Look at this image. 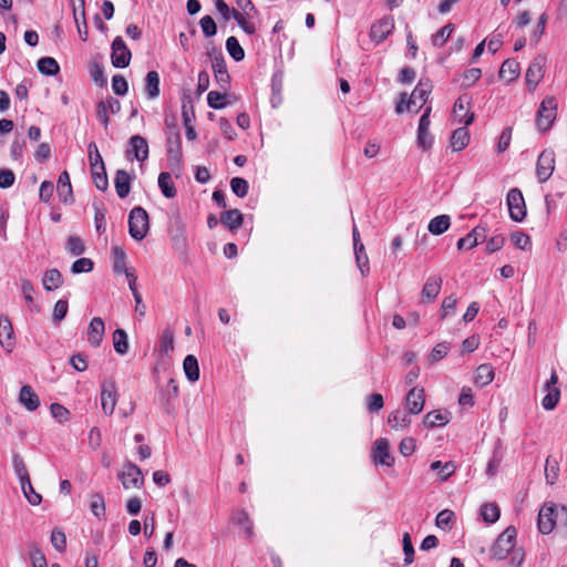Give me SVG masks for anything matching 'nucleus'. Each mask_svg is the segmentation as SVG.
Masks as SVG:
<instances>
[{
    "mask_svg": "<svg viewBox=\"0 0 567 567\" xmlns=\"http://www.w3.org/2000/svg\"><path fill=\"white\" fill-rule=\"evenodd\" d=\"M150 229V218L147 212L141 207H134L128 215V233L137 241L143 240Z\"/></svg>",
    "mask_w": 567,
    "mask_h": 567,
    "instance_id": "nucleus-1",
    "label": "nucleus"
},
{
    "mask_svg": "<svg viewBox=\"0 0 567 567\" xmlns=\"http://www.w3.org/2000/svg\"><path fill=\"white\" fill-rule=\"evenodd\" d=\"M517 532L514 526H508L496 539L491 549L494 558L503 560L509 556L515 548Z\"/></svg>",
    "mask_w": 567,
    "mask_h": 567,
    "instance_id": "nucleus-2",
    "label": "nucleus"
},
{
    "mask_svg": "<svg viewBox=\"0 0 567 567\" xmlns=\"http://www.w3.org/2000/svg\"><path fill=\"white\" fill-rule=\"evenodd\" d=\"M557 114V102L555 97H545L537 111L536 126L539 131L546 132L553 125Z\"/></svg>",
    "mask_w": 567,
    "mask_h": 567,
    "instance_id": "nucleus-3",
    "label": "nucleus"
},
{
    "mask_svg": "<svg viewBox=\"0 0 567 567\" xmlns=\"http://www.w3.org/2000/svg\"><path fill=\"white\" fill-rule=\"evenodd\" d=\"M509 217L514 221H523L526 217V205L519 188H511L506 197Z\"/></svg>",
    "mask_w": 567,
    "mask_h": 567,
    "instance_id": "nucleus-4",
    "label": "nucleus"
},
{
    "mask_svg": "<svg viewBox=\"0 0 567 567\" xmlns=\"http://www.w3.org/2000/svg\"><path fill=\"white\" fill-rule=\"evenodd\" d=\"M555 169V153L553 150H544L537 159L536 176L539 183L547 182Z\"/></svg>",
    "mask_w": 567,
    "mask_h": 567,
    "instance_id": "nucleus-5",
    "label": "nucleus"
},
{
    "mask_svg": "<svg viewBox=\"0 0 567 567\" xmlns=\"http://www.w3.org/2000/svg\"><path fill=\"white\" fill-rule=\"evenodd\" d=\"M432 87L429 79H421L408 100V110L411 111L415 107V112H417L429 99Z\"/></svg>",
    "mask_w": 567,
    "mask_h": 567,
    "instance_id": "nucleus-6",
    "label": "nucleus"
},
{
    "mask_svg": "<svg viewBox=\"0 0 567 567\" xmlns=\"http://www.w3.org/2000/svg\"><path fill=\"white\" fill-rule=\"evenodd\" d=\"M117 403V390L113 380H105L101 385V405L106 415H112Z\"/></svg>",
    "mask_w": 567,
    "mask_h": 567,
    "instance_id": "nucleus-7",
    "label": "nucleus"
},
{
    "mask_svg": "<svg viewBox=\"0 0 567 567\" xmlns=\"http://www.w3.org/2000/svg\"><path fill=\"white\" fill-rule=\"evenodd\" d=\"M118 478L126 489L132 487L140 488L144 481L141 468L131 462L124 464L122 472L118 474Z\"/></svg>",
    "mask_w": 567,
    "mask_h": 567,
    "instance_id": "nucleus-8",
    "label": "nucleus"
},
{
    "mask_svg": "<svg viewBox=\"0 0 567 567\" xmlns=\"http://www.w3.org/2000/svg\"><path fill=\"white\" fill-rule=\"evenodd\" d=\"M111 61L115 68L122 69L130 64L132 53L127 49L122 37H116L112 42Z\"/></svg>",
    "mask_w": 567,
    "mask_h": 567,
    "instance_id": "nucleus-9",
    "label": "nucleus"
},
{
    "mask_svg": "<svg viewBox=\"0 0 567 567\" xmlns=\"http://www.w3.org/2000/svg\"><path fill=\"white\" fill-rule=\"evenodd\" d=\"M546 56L537 55L527 68L525 79L526 84L530 91H533L544 76V68L546 65Z\"/></svg>",
    "mask_w": 567,
    "mask_h": 567,
    "instance_id": "nucleus-10",
    "label": "nucleus"
},
{
    "mask_svg": "<svg viewBox=\"0 0 567 567\" xmlns=\"http://www.w3.org/2000/svg\"><path fill=\"white\" fill-rule=\"evenodd\" d=\"M558 375L555 370L551 371L549 380L544 385L546 395L542 400V405L545 410H554L560 398V390L556 386Z\"/></svg>",
    "mask_w": 567,
    "mask_h": 567,
    "instance_id": "nucleus-11",
    "label": "nucleus"
},
{
    "mask_svg": "<svg viewBox=\"0 0 567 567\" xmlns=\"http://www.w3.org/2000/svg\"><path fill=\"white\" fill-rule=\"evenodd\" d=\"M394 29V19L391 16H385L374 22L370 30V38L377 43H381Z\"/></svg>",
    "mask_w": 567,
    "mask_h": 567,
    "instance_id": "nucleus-12",
    "label": "nucleus"
},
{
    "mask_svg": "<svg viewBox=\"0 0 567 567\" xmlns=\"http://www.w3.org/2000/svg\"><path fill=\"white\" fill-rule=\"evenodd\" d=\"M372 460L375 464L392 466L394 457L390 453V444L386 439H379L374 442L372 450Z\"/></svg>",
    "mask_w": 567,
    "mask_h": 567,
    "instance_id": "nucleus-13",
    "label": "nucleus"
},
{
    "mask_svg": "<svg viewBox=\"0 0 567 567\" xmlns=\"http://www.w3.org/2000/svg\"><path fill=\"white\" fill-rule=\"evenodd\" d=\"M168 233L173 247L178 251H185L187 248L185 225L178 216L172 221Z\"/></svg>",
    "mask_w": 567,
    "mask_h": 567,
    "instance_id": "nucleus-14",
    "label": "nucleus"
},
{
    "mask_svg": "<svg viewBox=\"0 0 567 567\" xmlns=\"http://www.w3.org/2000/svg\"><path fill=\"white\" fill-rule=\"evenodd\" d=\"M212 68L215 79L223 90H227L230 84V75L228 73L225 59L223 54H217L212 60Z\"/></svg>",
    "mask_w": 567,
    "mask_h": 567,
    "instance_id": "nucleus-15",
    "label": "nucleus"
},
{
    "mask_svg": "<svg viewBox=\"0 0 567 567\" xmlns=\"http://www.w3.org/2000/svg\"><path fill=\"white\" fill-rule=\"evenodd\" d=\"M425 403L424 389L412 388L406 398L405 405L410 414H419L422 412Z\"/></svg>",
    "mask_w": 567,
    "mask_h": 567,
    "instance_id": "nucleus-16",
    "label": "nucleus"
},
{
    "mask_svg": "<svg viewBox=\"0 0 567 567\" xmlns=\"http://www.w3.org/2000/svg\"><path fill=\"white\" fill-rule=\"evenodd\" d=\"M166 135L167 154L171 158L179 161L182 158V141L177 127L175 125L168 127Z\"/></svg>",
    "mask_w": 567,
    "mask_h": 567,
    "instance_id": "nucleus-17",
    "label": "nucleus"
},
{
    "mask_svg": "<svg viewBox=\"0 0 567 567\" xmlns=\"http://www.w3.org/2000/svg\"><path fill=\"white\" fill-rule=\"evenodd\" d=\"M443 280L441 277L431 276L426 279L423 289L421 291V298L423 303H429L435 300L442 288Z\"/></svg>",
    "mask_w": 567,
    "mask_h": 567,
    "instance_id": "nucleus-18",
    "label": "nucleus"
},
{
    "mask_svg": "<svg viewBox=\"0 0 567 567\" xmlns=\"http://www.w3.org/2000/svg\"><path fill=\"white\" fill-rule=\"evenodd\" d=\"M0 344L8 352H11L14 346L12 323L6 316H0Z\"/></svg>",
    "mask_w": 567,
    "mask_h": 567,
    "instance_id": "nucleus-19",
    "label": "nucleus"
},
{
    "mask_svg": "<svg viewBox=\"0 0 567 567\" xmlns=\"http://www.w3.org/2000/svg\"><path fill=\"white\" fill-rule=\"evenodd\" d=\"M555 508L554 506H543L538 513L537 517V526L538 530L547 535L551 533V530L555 527V519H554Z\"/></svg>",
    "mask_w": 567,
    "mask_h": 567,
    "instance_id": "nucleus-20",
    "label": "nucleus"
},
{
    "mask_svg": "<svg viewBox=\"0 0 567 567\" xmlns=\"http://www.w3.org/2000/svg\"><path fill=\"white\" fill-rule=\"evenodd\" d=\"M12 465L14 473L20 480L22 492H27L29 489L32 491V484L29 477L27 466L24 464L23 458L18 453L12 454Z\"/></svg>",
    "mask_w": 567,
    "mask_h": 567,
    "instance_id": "nucleus-21",
    "label": "nucleus"
},
{
    "mask_svg": "<svg viewBox=\"0 0 567 567\" xmlns=\"http://www.w3.org/2000/svg\"><path fill=\"white\" fill-rule=\"evenodd\" d=\"M130 150L127 151V155L130 153H133L134 157L140 161L144 162L148 157V143L145 137L141 135H133L128 140Z\"/></svg>",
    "mask_w": 567,
    "mask_h": 567,
    "instance_id": "nucleus-22",
    "label": "nucleus"
},
{
    "mask_svg": "<svg viewBox=\"0 0 567 567\" xmlns=\"http://www.w3.org/2000/svg\"><path fill=\"white\" fill-rule=\"evenodd\" d=\"M467 104H470L468 99L462 95L455 101L453 106L454 116L457 118L460 123L464 124L465 126L472 124V122L474 121V113H471L466 109Z\"/></svg>",
    "mask_w": 567,
    "mask_h": 567,
    "instance_id": "nucleus-23",
    "label": "nucleus"
},
{
    "mask_svg": "<svg viewBox=\"0 0 567 567\" xmlns=\"http://www.w3.org/2000/svg\"><path fill=\"white\" fill-rule=\"evenodd\" d=\"M58 195L62 203L64 204H73L74 197L72 192V185L70 181V175L66 171H63L58 179Z\"/></svg>",
    "mask_w": 567,
    "mask_h": 567,
    "instance_id": "nucleus-24",
    "label": "nucleus"
},
{
    "mask_svg": "<svg viewBox=\"0 0 567 567\" xmlns=\"http://www.w3.org/2000/svg\"><path fill=\"white\" fill-rule=\"evenodd\" d=\"M105 331L104 321L100 317L91 320L87 328V341L93 347H100Z\"/></svg>",
    "mask_w": 567,
    "mask_h": 567,
    "instance_id": "nucleus-25",
    "label": "nucleus"
},
{
    "mask_svg": "<svg viewBox=\"0 0 567 567\" xmlns=\"http://www.w3.org/2000/svg\"><path fill=\"white\" fill-rule=\"evenodd\" d=\"M134 175H130L124 169H118L114 177V186L116 194L120 198H125L131 192V183L134 179Z\"/></svg>",
    "mask_w": 567,
    "mask_h": 567,
    "instance_id": "nucleus-26",
    "label": "nucleus"
},
{
    "mask_svg": "<svg viewBox=\"0 0 567 567\" xmlns=\"http://www.w3.org/2000/svg\"><path fill=\"white\" fill-rule=\"evenodd\" d=\"M19 402L28 410L35 411L40 405L39 395L34 392L31 385L25 384L20 389Z\"/></svg>",
    "mask_w": 567,
    "mask_h": 567,
    "instance_id": "nucleus-27",
    "label": "nucleus"
},
{
    "mask_svg": "<svg viewBox=\"0 0 567 567\" xmlns=\"http://www.w3.org/2000/svg\"><path fill=\"white\" fill-rule=\"evenodd\" d=\"M486 237V229L482 226H476L473 228L466 237L460 238L457 240V249L462 250L467 245V248H473L478 245L481 240H484Z\"/></svg>",
    "mask_w": 567,
    "mask_h": 567,
    "instance_id": "nucleus-28",
    "label": "nucleus"
},
{
    "mask_svg": "<svg viewBox=\"0 0 567 567\" xmlns=\"http://www.w3.org/2000/svg\"><path fill=\"white\" fill-rule=\"evenodd\" d=\"M220 223L229 230L235 231L241 227L244 223V216L239 209L225 210L220 215Z\"/></svg>",
    "mask_w": 567,
    "mask_h": 567,
    "instance_id": "nucleus-29",
    "label": "nucleus"
},
{
    "mask_svg": "<svg viewBox=\"0 0 567 567\" xmlns=\"http://www.w3.org/2000/svg\"><path fill=\"white\" fill-rule=\"evenodd\" d=\"M519 75V63L515 59H507L503 62L498 76L507 82H513Z\"/></svg>",
    "mask_w": 567,
    "mask_h": 567,
    "instance_id": "nucleus-30",
    "label": "nucleus"
},
{
    "mask_svg": "<svg viewBox=\"0 0 567 567\" xmlns=\"http://www.w3.org/2000/svg\"><path fill=\"white\" fill-rule=\"evenodd\" d=\"M494 375V368L488 363H483L475 371L474 383L480 388H484L493 381Z\"/></svg>",
    "mask_w": 567,
    "mask_h": 567,
    "instance_id": "nucleus-31",
    "label": "nucleus"
},
{
    "mask_svg": "<svg viewBox=\"0 0 567 567\" xmlns=\"http://www.w3.org/2000/svg\"><path fill=\"white\" fill-rule=\"evenodd\" d=\"M62 284H63V278H62V274L60 272L59 269L52 268L44 272L43 278H42V285L47 291H52L54 289H58L62 286Z\"/></svg>",
    "mask_w": 567,
    "mask_h": 567,
    "instance_id": "nucleus-32",
    "label": "nucleus"
},
{
    "mask_svg": "<svg viewBox=\"0 0 567 567\" xmlns=\"http://www.w3.org/2000/svg\"><path fill=\"white\" fill-rule=\"evenodd\" d=\"M470 142V133L464 125L463 127L456 128L451 136V146L454 151L460 152L464 150Z\"/></svg>",
    "mask_w": 567,
    "mask_h": 567,
    "instance_id": "nucleus-33",
    "label": "nucleus"
},
{
    "mask_svg": "<svg viewBox=\"0 0 567 567\" xmlns=\"http://www.w3.org/2000/svg\"><path fill=\"white\" fill-rule=\"evenodd\" d=\"M450 422V413L440 410L429 412L423 420L426 427L442 426Z\"/></svg>",
    "mask_w": 567,
    "mask_h": 567,
    "instance_id": "nucleus-34",
    "label": "nucleus"
},
{
    "mask_svg": "<svg viewBox=\"0 0 567 567\" xmlns=\"http://www.w3.org/2000/svg\"><path fill=\"white\" fill-rule=\"evenodd\" d=\"M451 225L449 215H439L432 218L427 225V229L432 235L439 236L444 234Z\"/></svg>",
    "mask_w": 567,
    "mask_h": 567,
    "instance_id": "nucleus-35",
    "label": "nucleus"
},
{
    "mask_svg": "<svg viewBox=\"0 0 567 567\" xmlns=\"http://www.w3.org/2000/svg\"><path fill=\"white\" fill-rule=\"evenodd\" d=\"M145 92L150 100L159 95V74L156 71L147 72L145 76Z\"/></svg>",
    "mask_w": 567,
    "mask_h": 567,
    "instance_id": "nucleus-36",
    "label": "nucleus"
},
{
    "mask_svg": "<svg viewBox=\"0 0 567 567\" xmlns=\"http://www.w3.org/2000/svg\"><path fill=\"white\" fill-rule=\"evenodd\" d=\"M158 187L166 198H174L177 194L172 176L167 172H162L159 174Z\"/></svg>",
    "mask_w": 567,
    "mask_h": 567,
    "instance_id": "nucleus-37",
    "label": "nucleus"
},
{
    "mask_svg": "<svg viewBox=\"0 0 567 567\" xmlns=\"http://www.w3.org/2000/svg\"><path fill=\"white\" fill-rule=\"evenodd\" d=\"M183 368H184L186 378L190 382H196L199 379V367H198V361L195 355H193V354L186 355V358L184 359V362H183Z\"/></svg>",
    "mask_w": 567,
    "mask_h": 567,
    "instance_id": "nucleus-38",
    "label": "nucleus"
},
{
    "mask_svg": "<svg viewBox=\"0 0 567 567\" xmlns=\"http://www.w3.org/2000/svg\"><path fill=\"white\" fill-rule=\"evenodd\" d=\"M38 70L43 75L53 76L59 73L60 66L55 59L44 56L38 61Z\"/></svg>",
    "mask_w": 567,
    "mask_h": 567,
    "instance_id": "nucleus-39",
    "label": "nucleus"
},
{
    "mask_svg": "<svg viewBox=\"0 0 567 567\" xmlns=\"http://www.w3.org/2000/svg\"><path fill=\"white\" fill-rule=\"evenodd\" d=\"M112 257H113V270L116 274H122L128 270L126 268V254L120 246L112 247Z\"/></svg>",
    "mask_w": 567,
    "mask_h": 567,
    "instance_id": "nucleus-40",
    "label": "nucleus"
},
{
    "mask_svg": "<svg viewBox=\"0 0 567 567\" xmlns=\"http://www.w3.org/2000/svg\"><path fill=\"white\" fill-rule=\"evenodd\" d=\"M388 423L393 430L408 427L411 424V419L408 413L396 410L388 417Z\"/></svg>",
    "mask_w": 567,
    "mask_h": 567,
    "instance_id": "nucleus-41",
    "label": "nucleus"
},
{
    "mask_svg": "<svg viewBox=\"0 0 567 567\" xmlns=\"http://www.w3.org/2000/svg\"><path fill=\"white\" fill-rule=\"evenodd\" d=\"M90 509L92 514L97 518H104L105 516V502L104 497L100 493H94L90 498Z\"/></svg>",
    "mask_w": 567,
    "mask_h": 567,
    "instance_id": "nucleus-42",
    "label": "nucleus"
},
{
    "mask_svg": "<svg viewBox=\"0 0 567 567\" xmlns=\"http://www.w3.org/2000/svg\"><path fill=\"white\" fill-rule=\"evenodd\" d=\"M114 350L118 354H125L128 350L127 333L123 329H116L113 333Z\"/></svg>",
    "mask_w": 567,
    "mask_h": 567,
    "instance_id": "nucleus-43",
    "label": "nucleus"
},
{
    "mask_svg": "<svg viewBox=\"0 0 567 567\" xmlns=\"http://www.w3.org/2000/svg\"><path fill=\"white\" fill-rule=\"evenodd\" d=\"M226 50L236 62H239L245 58V51L235 37H229L226 40Z\"/></svg>",
    "mask_w": 567,
    "mask_h": 567,
    "instance_id": "nucleus-44",
    "label": "nucleus"
},
{
    "mask_svg": "<svg viewBox=\"0 0 567 567\" xmlns=\"http://www.w3.org/2000/svg\"><path fill=\"white\" fill-rule=\"evenodd\" d=\"M250 14H246L244 11L237 10V12H234V20L237 22V24L243 29V31L249 35L255 34L256 32V25L252 22L248 21V18Z\"/></svg>",
    "mask_w": 567,
    "mask_h": 567,
    "instance_id": "nucleus-45",
    "label": "nucleus"
},
{
    "mask_svg": "<svg viewBox=\"0 0 567 567\" xmlns=\"http://www.w3.org/2000/svg\"><path fill=\"white\" fill-rule=\"evenodd\" d=\"M354 255L357 265L363 276L369 272V258L364 249V245L360 244L358 247H354Z\"/></svg>",
    "mask_w": 567,
    "mask_h": 567,
    "instance_id": "nucleus-46",
    "label": "nucleus"
},
{
    "mask_svg": "<svg viewBox=\"0 0 567 567\" xmlns=\"http://www.w3.org/2000/svg\"><path fill=\"white\" fill-rule=\"evenodd\" d=\"M559 475V464L556 460L550 456L547 457L545 464V477L548 484L553 485Z\"/></svg>",
    "mask_w": 567,
    "mask_h": 567,
    "instance_id": "nucleus-47",
    "label": "nucleus"
},
{
    "mask_svg": "<svg viewBox=\"0 0 567 567\" xmlns=\"http://www.w3.org/2000/svg\"><path fill=\"white\" fill-rule=\"evenodd\" d=\"M455 515L454 512L450 509L441 511L435 518V524L439 528L442 529H451L454 523Z\"/></svg>",
    "mask_w": 567,
    "mask_h": 567,
    "instance_id": "nucleus-48",
    "label": "nucleus"
},
{
    "mask_svg": "<svg viewBox=\"0 0 567 567\" xmlns=\"http://www.w3.org/2000/svg\"><path fill=\"white\" fill-rule=\"evenodd\" d=\"M481 515L486 523H495L499 518V508L495 504L486 503L481 507Z\"/></svg>",
    "mask_w": 567,
    "mask_h": 567,
    "instance_id": "nucleus-49",
    "label": "nucleus"
},
{
    "mask_svg": "<svg viewBox=\"0 0 567 567\" xmlns=\"http://www.w3.org/2000/svg\"><path fill=\"white\" fill-rule=\"evenodd\" d=\"M226 97H227L226 93H220L218 91H210L207 95V104L209 107H212L214 110H221L227 105Z\"/></svg>",
    "mask_w": 567,
    "mask_h": 567,
    "instance_id": "nucleus-50",
    "label": "nucleus"
},
{
    "mask_svg": "<svg viewBox=\"0 0 567 567\" xmlns=\"http://www.w3.org/2000/svg\"><path fill=\"white\" fill-rule=\"evenodd\" d=\"M30 559L33 567H48L47 558L35 543L29 544Z\"/></svg>",
    "mask_w": 567,
    "mask_h": 567,
    "instance_id": "nucleus-51",
    "label": "nucleus"
},
{
    "mask_svg": "<svg viewBox=\"0 0 567 567\" xmlns=\"http://www.w3.org/2000/svg\"><path fill=\"white\" fill-rule=\"evenodd\" d=\"M91 171L92 179L96 188L103 192L106 190L109 187V179L105 172V166H103V169L93 167Z\"/></svg>",
    "mask_w": 567,
    "mask_h": 567,
    "instance_id": "nucleus-52",
    "label": "nucleus"
},
{
    "mask_svg": "<svg viewBox=\"0 0 567 567\" xmlns=\"http://www.w3.org/2000/svg\"><path fill=\"white\" fill-rule=\"evenodd\" d=\"M453 30L454 25L452 23L445 24L443 28H441L436 33L432 35L433 45L442 47L451 37Z\"/></svg>",
    "mask_w": 567,
    "mask_h": 567,
    "instance_id": "nucleus-53",
    "label": "nucleus"
},
{
    "mask_svg": "<svg viewBox=\"0 0 567 567\" xmlns=\"http://www.w3.org/2000/svg\"><path fill=\"white\" fill-rule=\"evenodd\" d=\"M547 21H548L547 14L546 13L540 14V17L538 18V21L532 32V35H530L532 44H534V45L538 44L540 38L545 33V28H546Z\"/></svg>",
    "mask_w": 567,
    "mask_h": 567,
    "instance_id": "nucleus-54",
    "label": "nucleus"
},
{
    "mask_svg": "<svg viewBox=\"0 0 567 567\" xmlns=\"http://www.w3.org/2000/svg\"><path fill=\"white\" fill-rule=\"evenodd\" d=\"M234 522L239 525V526H243L244 529H245V534L247 537H251L252 536V522L250 520L247 512L245 511H238L235 516H234Z\"/></svg>",
    "mask_w": 567,
    "mask_h": 567,
    "instance_id": "nucleus-55",
    "label": "nucleus"
},
{
    "mask_svg": "<svg viewBox=\"0 0 567 567\" xmlns=\"http://www.w3.org/2000/svg\"><path fill=\"white\" fill-rule=\"evenodd\" d=\"M66 250L73 256H80L85 251L83 240L79 236H70L66 243Z\"/></svg>",
    "mask_w": 567,
    "mask_h": 567,
    "instance_id": "nucleus-56",
    "label": "nucleus"
},
{
    "mask_svg": "<svg viewBox=\"0 0 567 567\" xmlns=\"http://www.w3.org/2000/svg\"><path fill=\"white\" fill-rule=\"evenodd\" d=\"M51 544L59 551L62 553L66 548V537L62 529L54 528L51 533Z\"/></svg>",
    "mask_w": 567,
    "mask_h": 567,
    "instance_id": "nucleus-57",
    "label": "nucleus"
},
{
    "mask_svg": "<svg viewBox=\"0 0 567 567\" xmlns=\"http://www.w3.org/2000/svg\"><path fill=\"white\" fill-rule=\"evenodd\" d=\"M457 299L454 295L445 297L441 306V319H444L451 315H454L456 310Z\"/></svg>",
    "mask_w": 567,
    "mask_h": 567,
    "instance_id": "nucleus-58",
    "label": "nucleus"
},
{
    "mask_svg": "<svg viewBox=\"0 0 567 567\" xmlns=\"http://www.w3.org/2000/svg\"><path fill=\"white\" fill-rule=\"evenodd\" d=\"M230 188L235 195L243 198L247 195L249 185L245 178L234 177L230 181Z\"/></svg>",
    "mask_w": 567,
    "mask_h": 567,
    "instance_id": "nucleus-59",
    "label": "nucleus"
},
{
    "mask_svg": "<svg viewBox=\"0 0 567 567\" xmlns=\"http://www.w3.org/2000/svg\"><path fill=\"white\" fill-rule=\"evenodd\" d=\"M450 351V344L447 342L437 343L431 351L429 355V361L431 363L437 362L442 360Z\"/></svg>",
    "mask_w": 567,
    "mask_h": 567,
    "instance_id": "nucleus-60",
    "label": "nucleus"
},
{
    "mask_svg": "<svg viewBox=\"0 0 567 567\" xmlns=\"http://www.w3.org/2000/svg\"><path fill=\"white\" fill-rule=\"evenodd\" d=\"M511 239L514 246L522 250H527L530 248V238L523 231H514L511 236Z\"/></svg>",
    "mask_w": 567,
    "mask_h": 567,
    "instance_id": "nucleus-61",
    "label": "nucleus"
},
{
    "mask_svg": "<svg viewBox=\"0 0 567 567\" xmlns=\"http://www.w3.org/2000/svg\"><path fill=\"white\" fill-rule=\"evenodd\" d=\"M94 267V262L90 258H80L71 266L72 274L90 272Z\"/></svg>",
    "mask_w": 567,
    "mask_h": 567,
    "instance_id": "nucleus-62",
    "label": "nucleus"
},
{
    "mask_svg": "<svg viewBox=\"0 0 567 567\" xmlns=\"http://www.w3.org/2000/svg\"><path fill=\"white\" fill-rule=\"evenodd\" d=\"M433 141L434 137L430 130H417L416 142L422 150L429 151L433 145Z\"/></svg>",
    "mask_w": 567,
    "mask_h": 567,
    "instance_id": "nucleus-63",
    "label": "nucleus"
},
{
    "mask_svg": "<svg viewBox=\"0 0 567 567\" xmlns=\"http://www.w3.org/2000/svg\"><path fill=\"white\" fill-rule=\"evenodd\" d=\"M199 24L205 37L210 38L217 33V25L210 16H204Z\"/></svg>",
    "mask_w": 567,
    "mask_h": 567,
    "instance_id": "nucleus-64",
    "label": "nucleus"
}]
</instances>
